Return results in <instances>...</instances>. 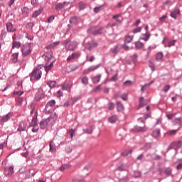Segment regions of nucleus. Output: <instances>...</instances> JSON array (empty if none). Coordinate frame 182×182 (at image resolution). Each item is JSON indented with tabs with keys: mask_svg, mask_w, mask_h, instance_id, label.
Masks as SVG:
<instances>
[{
	"mask_svg": "<svg viewBox=\"0 0 182 182\" xmlns=\"http://www.w3.org/2000/svg\"><path fill=\"white\" fill-rule=\"evenodd\" d=\"M86 8V4L85 3H80V11L85 9Z\"/></svg>",
	"mask_w": 182,
	"mask_h": 182,
	"instance_id": "obj_61",
	"label": "nucleus"
},
{
	"mask_svg": "<svg viewBox=\"0 0 182 182\" xmlns=\"http://www.w3.org/2000/svg\"><path fill=\"white\" fill-rule=\"evenodd\" d=\"M29 77L31 82L40 80L41 77H42V70L39 67H35Z\"/></svg>",
	"mask_w": 182,
	"mask_h": 182,
	"instance_id": "obj_2",
	"label": "nucleus"
},
{
	"mask_svg": "<svg viewBox=\"0 0 182 182\" xmlns=\"http://www.w3.org/2000/svg\"><path fill=\"white\" fill-rule=\"evenodd\" d=\"M52 68H53V61H52L48 65H46L45 67L46 72H49V70H50Z\"/></svg>",
	"mask_w": 182,
	"mask_h": 182,
	"instance_id": "obj_38",
	"label": "nucleus"
},
{
	"mask_svg": "<svg viewBox=\"0 0 182 182\" xmlns=\"http://www.w3.org/2000/svg\"><path fill=\"white\" fill-rule=\"evenodd\" d=\"M180 15V9H176L171 13V18H173V19H177V16Z\"/></svg>",
	"mask_w": 182,
	"mask_h": 182,
	"instance_id": "obj_17",
	"label": "nucleus"
},
{
	"mask_svg": "<svg viewBox=\"0 0 182 182\" xmlns=\"http://www.w3.org/2000/svg\"><path fill=\"white\" fill-rule=\"evenodd\" d=\"M68 136H70V139H73V136H75V130L70 129L68 132Z\"/></svg>",
	"mask_w": 182,
	"mask_h": 182,
	"instance_id": "obj_44",
	"label": "nucleus"
},
{
	"mask_svg": "<svg viewBox=\"0 0 182 182\" xmlns=\"http://www.w3.org/2000/svg\"><path fill=\"white\" fill-rule=\"evenodd\" d=\"M135 46L136 49H143V48H144V44L141 42L138 41L135 43Z\"/></svg>",
	"mask_w": 182,
	"mask_h": 182,
	"instance_id": "obj_31",
	"label": "nucleus"
},
{
	"mask_svg": "<svg viewBox=\"0 0 182 182\" xmlns=\"http://www.w3.org/2000/svg\"><path fill=\"white\" fill-rule=\"evenodd\" d=\"M47 85L48 87H50V89H53V87H55V86H56V81H55V80L50 81V82H47Z\"/></svg>",
	"mask_w": 182,
	"mask_h": 182,
	"instance_id": "obj_34",
	"label": "nucleus"
},
{
	"mask_svg": "<svg viewBox=\"0 0 182 182\" xmlns=\"http://www.w3.org/2000/svg\"><path fill=\"white\" fill-rule=\"evenodd\" d=\"M141 176V172L139 171H135L134 172V177L135 178H137L139 177H140Z\"/></svg>",
	"mask_w": 182,
	"mask_h": 182,
	"instance_id": "obj_49",
	"label": "nucleus"
},
{
	"mask_svg": "<svg viewBox=\"0 0 182 182\" xmlns=\"http://www.w3.org/2000/svg\"><path fill=\"white\" fill-rule=\"evenodd\" d=\"M70 23H73V25H76L77 23H79V18H77V16L72 17L70 19Z\"/></svg>",
	"mask_w": 182,
	"mask_h": 182,
	"instance_id": "obj_28",
	"label": "nucleus"
},
{
	"mask_svg": "<svg viewBox=\"0 0 182 182\" xmlns=\"http://www.w3.org/2000/svg\"><path fill=\"white\" fill-rule=\"evenodd\" d=\"M22 13L23 15H28L29 14V9L28 7H23L22 9Z\"/></svg>",
	"mask_w": 182,
	"mask_h": 182,
	"instance_id": "obj_50",
	"label": "nucleus"
},
{
	"mask_svg": "<svg viewBox=\"0 0 182 182\" xmlns=\"http://www.w3.org/2000/svg\"><path fill=\"white\" fill-rule=\"evenodd\" d=\"M4 174L6 177H11L14 174V166L6 168Z\"/></svg>",
	"mask_w": 182,
	"mask_h": 182,
	"instance_id": "obj_8",
	"label": "nucleus"
},
{
	"mask_svg": "<svg viewBox=\"0 0 182 182\" xmlns=\"http://www.w3.org/2000/svg\"><path fill=\"white\" fill-rule=\"evenodd\" d=\"M70 87H72V85L67 84V85H63L62 86V89L63 90H68V89H70Z\"/></svg>",
	"mask_w": 182,
	"mask_h": 182,
	"instance_id": "obj_53",
	"label": "nucleus"
},
{
	"mask_svg": "<svg viewBox=\"0 0 182 182\" xmlns=\"http://www.w3.org/2000/svg\"><path fill=\"white\" fill-rule=\"evenodd\" d=\"M161 173H165L166 174V176H170V174H171V168H166L164 170H161Z\"/></svg>",
	"mask_w": 182,
	"mask_h": 182,
	"instance_id": "obj_33",
	"label": "nucleus"
},
{
	"mask_svg": "<svg viewBox=\"0 0 182 182\" xmlns=\"http://www.w3.org/2000/svg\"><path fill=\"white\" fill-rule=\"evenodd\" d=\"M94 35H100V33H103V28H100L99 30L95 31Z\"/></svg>",
	"mask_w": 182,
	"mask_h": 182,
	"instance_id": "obj_59",
	"label": "nucleus"
},
{
	"mask_svg": "<svg viewBox=\"0 0 182 182\" xmlns=\"http://www.w3.org/2000/svg\"><path fill=\"white\" fill-rule=\"evenodd\" d=\"M167 19V15H164L161 18H159L160 22H165Z\"/></svg>",
	"mask_w": 182,
	"mask_h": 182,
	"instance_id": "obj_60",
	"label": "nucleus"
},
{
	"mask_svg": "<svg viewBox=\"0 0 182 182\" xmlns=\"http://www.w3.org/2000/svg\"><path fill=\"white\" fill-rule=\"evenodd\" d=\"M163 53L159 52L156 54V60H163Z\"/></svg>",
	"mask_w": 182,
	"mask_h": 182,
	"instance_id": "obj_40",
	"label": "nucleus"
},
{
	"mask_svg": "<svg viewBox=\"0 0 182 182\" xmlns=\"http://www.w3.org/2000/svg\"><path fill=\"white\" fill-rule=\"evenodd\" d=\"M72 150H73V148L72 146L69 145L65 147V151L66 153H72Z\"/></svg>",
	"mask_w": 182,
	"mask_h": 182,
	"instance_id": "obj_52",
	"label": "nucleus"
},
{
	"mask_svg": "<svg viewBox=\"0 0 182 182\" xmlns=\"http://www.w3.org/2000/svg\"><path fill=\"white\" fill-rule=\"evenodd\" d=\"M49 146H50L49 151L50 153L56 152V145L55 144V143H53V141H50Z\"/></svg>",
	"mask_w": 182,
	"mask_h": 182,
	"instance_id": "obj_19",
	"label": "nucleus"
},
{
	"mask_svg": "<svg viewBox=\"0 0 182 182\" xmlns=\"http://www.w3.org/2000/svg\"><path fill=\"white\" fill-rule=\"evenodd\" d=\"M43 11V7L41 6L38 10L35 11L32 14V18H38Z\"/></svg>",
	"mask_w": 182,
	"mask_h": 182,
	"instance_id": "obj_14",
	"label": "nucleus"
},
{
	"mask_svg": "<svg viewBox=\"0 0 182 182\" xmlns=\"http://www.w3.org/2000/svg\"><path fill=\"white\" fill-rule=\"evenodd\" d=\"M100 68V64H98L97 65H92L87 69H85L83 71L84 75H89L90 72H95L97 69H99Z\"/></svg>",
	"mask_w": 182,
	"mask_h": 182,
	"instance_id": "obj_5",
	"label": "nucleus"
},
{
	"mask_svg": "<svg viewBox=\"0 0 182 182\" xmlns=\"http://www.w3.org/2000/svg\"><path fill=\"white\" fill-rule=\"evenodd\" d=\"M84 132L87 133V134H92L93 133V128L90 127L87 129H84Z\"/></svg>",
	"mask_w": 182,
	"mask_h": 182,
	"instance_id": "obj_46",
	"label": "nucleus"
},
{
	"mask_svg": "<svg viewBox=\"0 0 182 182\" xmlns=\"http://www.w3.org/2000/svg\"><path fill=\"white\" fill-rule=\"evenodd\" d=\"M120 51V46H116L114 48L112 49V53L114 55H117Z\"/></svg>",
	"mask_w": 182,
	"mask_h": 182,
	"instance_id": "obj_30",
	"label": "nucleus"
},
{
	"mask_svg": "<svg viewBox=\"0 0 182 182\" xmlns=\"http://www.w3.org/2000/svg\"><path fill=\"white\" fill-rule=\"evenodd\" d=\"M21 53L23 58H26V56H29L32 53V48H31V45L24 44L21 46Z\"/></svg>",
	"mask_w": 182,
	"mask_h": 182,
	"instance_id": "obj_3",
	"label": "nucleus"
},
{
	"mask_svg": "<svg viewBox=\"0 0 182 182\" xmlns=\"http://www.w3.org/2000/svg\"><path fill=\"white\" fill-rule=\"evenodd\" d=\"M133 132H135L136 133L139 132H147V127H139V126H135L133 129H132Z\"/></svg>",
	"mask_w": 182,
	"mask_h": 182,
	"instance_id": "obj_10",
	"label": "nucleus"
},
{
	"mask_svg": "<svg viewBox=\"0 0 182 182\" xmlns=\"http://www.w3.org/2000/svg\"><path fill=\"white\" fill-rule=\"evenodd\" d=\"M124 85L125 86H132V85H133V82L131 80H127L124 82Z\"/></svg>",
	"mask_w": 182,
	"mask_h": 182,
	"instance_id": "obj_63",
	"label": "nucleus"
},
{
	"mask_svg": "<svg viewBox=\"0 0 182 182\" xmlns=\"http://www.w3.org/2000/svg\"><path fill=\"white\" fill-rule=\"evenodd\" d=\"M103 6L104 5L100 6L98 7H95L94 9V12H95V14H97V12H100V11H103Z\"/></svg>",
	"mask_w": 182,
	"mask_h": 182,
	"instance_id": "obj_42",
	"label": "nucleus"
},
{
	"mask_svg": "<svg viewBox=\"0 0 182 182\" xmlns=\"http://www.w3.org/2000/svg\"><path fill=\"white\" fill-rule=\"evenodd\" d=\"M109 110H113L114 109V104L113 102L109 103Z\"/></svg>",
	"mask_w": 182,
	"mask_h": 182,
	"instance_id": "obj_62",
	"label": "nucleus"
},
{
	"mask_svg": "<svg viewBox=\"0 0 182 182\" xmlns=\"http://www.w3.org/2000/svg\"><path fill=\"white\" fill-rule=\"evenodd\" d=\"M27 126L28 124H26V122H25L24 121L21 122L18 124L17 132H19L20 133H22V132H25V130H26Z\"/></svg>",
	"mask_w": 182,
	"mask_h": 182,
	"instance_id": "obj_6",
	"label": "nucleus"
},
{
	"mask_svg": "<svg viewBox=\"0 0 182 182\" xmlns=\"http://www.w3.org/2000/svg\"><path fill=\"white\" fill-rule=\"evenodd\" d=\"M150 36H151V34H150L149 32H146V33H142L141 35L140 39L144 41V42H147V41L150 39Z\"/></svg>",
	"mask_w": 182,
	"mask_h": 182,
	"instance_id": "obj_13",
	"label": "nucleus"
},
{
	"mask_svg": "<svg viewBox=\"0 0 182 182\" xmlns=\"http://www.w3.org/2000/svg\"><path fill=\"white\" fill-rule=\"evenodd\" d=\"M59 43H60V41H55V42L47 46L46 47V49H47V50H50V49H55V48H56V46H58L59 45Z\"/></svg>",
	"mask_w": 182,
	"mask_h": 182,
	"instance_id": "obj_16",
	"label": "nucleus"
},
{
	"mask_svg": "<svg viewBox=\"0 0 182 182\" xmlns=\"http://www.w3.org/2000/svg\"><path fill=\"white\" fill-rule=\"evenodd\" d=\"M173 125L174 126H181L182 124V119L181 118H176L173 121Z\"/></svg>",
	"mask_w": 182,
	"mask_h": 182,
	"instance_id": "obj_26",
	"label": "nucleus"
},
{
	"mask_svg": "<svg viewBox=\"0 0 182 182\" xmlns=\"http://www.w3.org/2000/svg\"><path fill=\"white\" fill-rule=\"evenodd\" d=\"M21 42L14 41L12 43V49H19L21 48Z\"/></svg>",
	"mask_w": 182,
	"mask_h": 182,
	"instance_id": "obj_25",
	"label": "nucleus"
},
{
	"mask_svg": "<svg viewBox=\"0 0 182 182\" xmlns=\"http://www.w3.org/2000/svg\"><path fill=\"white\" fill-rule=\"evenodd\" d=\"M82 83H83V85H87L89 83V78L86 76L83 77L82 78Z\"/></svg>",
	"mask_w": 182,
	"mask_h": 182,
	"instance_id": "obj_45",
	"label": "nucleus"
},
{
	"mask_svg": "<svg viewBox=\"0 0 182 182\" xmlns=\"http://www.w3.org/2000/svg\"><path fill=\"white\" fill-rule=\"evenodd\" d=\"M124 109V107L123 106V104L120 102H117V112H123Z\"/></svg>",
	"mask_w": 182,
	"mask_h": 182,
	"instance_id": "obj_27",
	"label": "nucleus"
},
{
	"mask_svg": "<svg viewBox=\"0 0 182 182\" xmlns=\"http://www.w3.org/2000/svg\"><path fill=\"white\" fill-rule=\"evenodd\" d=\"M117 170H119V171H123V170H124V165L122 164H118Z\"/></svg>",
	"mask_w": 182,
	"mask_h": 182,
	"instance_id": "obj_51",
	"label": "nucleus"
},
{
	"mask_svg": "<svg viewBox=\"0 0 182 182\" xmlns=\"http://www.w3.org/2000/svg\"><path fill=\"white\" fill-rule=\"evenodd\" d=\"M131 153H132V149H128L122 152V156H124V157H126V156L131 154Z\"/></svg>",
	"mask_w": 182,
	"mask_h": 182,
	"instance_id": "obj_48",
	"label": "nucleus"
},
{
	"mask_svg": "<svg viewBox=\"0 0 182 182\" xmlns=\"http://www.w3.org/2000/svg\"><path fill=\"white\" fill-rule=\"evenodd\" d=\"M152 82H149L147 84H145L144 86H142L141 90V92H144V90H147V89H149V87H150V85H151Z\"/></svg>",
	"mask_w": 182,
	"mask_h": 182,
	"instance_id": "obj_41",
	"label": "nucleus"
},
{
	"mask_svg": "<svg viewBox=\"0 0 182 182\" xmlns=\"http://www.w3.org/2000/svg\"><path fill=\"white\" fill-rule=\"evenodd\" d=\"M65 4H66V2L60 3V4H57L55 6L56 11H61V9H63Z\"/></svg>",
	"mask_w": 182,
	"mask_h": 182,
	"instance_id": "obj_29",
	"label": "nucleus"
},
{
	"mask_svg": "<svg viewBox=\"0 0 182 182\" xmlns=\"http://www.w3.org/2000/svg\"><path fill=\"white\" fill-rule=\"evenodd\" d=\"M22 103H23V98L19 97L17 99L16 105H17V106H21L22 105Z\"/></svg>",
	"mask_w": 182,
	"mask_h": 182,
	"instance_id": "obj_47",
	"label": "nucleus"
},
{
	"mask_svg": "<svg viewBox=\"0 0 182 182\" xmlns=\"http://www.w3.org/2000/svg\"><path fill=\"white\" fill-rule=\"evenodd\" d=\"M118 120V117H117V115H112L111 117H109L108 119V122L109 123H116Z\"/></svg>",
	"mask_w": 182,
	"mask_h": 182,
	"instance_id": "obj_23",
	"label": "nucleus"
},
{
	"mask_svg": "<svg viewBox=\"0 0 182 182\" xmlns=\"http://www.w3.org/2000/svg\"><path fill=\"white\" fill-rule=\"evenodd\" d=\"M6 28L7 32L14 33L15 32V31H16L15 27H14V24H12V23L11 22H7L6 23Z\"/></svg>",
	"mask_w": 182,
	"mask_h": 182,
	"instance_id": "obj_11",
	"label": "nucleus"
},
{
	"mask_svg": "<svg viewBox=\"0 0 182 182\" xmlns=\"http://www.w3.org/2000/svg\"><path fill=\"white\" fill-rule=\"evenodd\" d=\"M129 181V178L126 176L125 178L119 179V182H128Z\"/></svg>",
	"mask_w": 182,
	"mask_h": 182,
	"instance_id": "obj_64",
	"label": "nucleus"
},
{
	"mask_svg": "<svg viewBox=\"0 0 182 182\" xmlns=\"http://www.w3.org/2000/svg\"><path fill=\"white\" fill-rule=\"evenodd\" d=\"M51 119H50V122L51 123H53V122H55V120H56V119H58V114H56V112H54L50 117Z\"/></svg>",
	"mask_w": 182,
	"mask_h": 182,
	"instance_id": "obj_36",
	"label": "nucleus"
},
{
	"mask_svg": "<svg viewBox=\"0 0 182 182\" xmlns=\"http://www.w3.org/2000/svg\"><path fill=\"white\" fill-rule=\"evenodd\" d=\"M43 58L45 59V60L48 63L50 62L52 60V58H53V53H47L44 55H43Z\"/></svg>",
	"mask_w": 182,
	"mask_h": 182,
	"instance_id": "obj_12",
	"label": "nucleus"
},
{
	"mask_svg": "<svg viewBox=\"0 0 182 182\" xmlns=\"http://www.w3.org/2000/svg\"><path fill=\"white\" fill-rule=\"evenodd\" d=\"M97 46V44L96 43H88L87 45V49L90 50L91 49H93V48H96Z\"/></svg>",
	"mask_w": 182,
	"mask_h": 182,
	"instance_id": "obj_32",
	"label": "nucleus"
},
{
	"mask_svg": "<svg viewBox=\"0 0 182 182\" xmlns=\"http://www.w3.org/2000/svg\"><path fill=\"white\" fill-rule=\"evenodd\" d=\"M133 33H139V32H141V27H138L132 31Z\"/></svg>",
	"mask_w": 182,
	"mask_h": 182,
	"instance_id": "obj_58",
	"label": "nucleus"
},
{
	"mask_svg": "<svg viewBox=\"0 0 182 182\" xmlns=\"http://www.w3.org/2000/svg\"><path fill=\"white\" fill-rule=\"evenodd\" d=\"M181 144H182V141H174L168 147V149H173V147H174V146H176L178 149L179 147H181Z\"/></svg>",
	"mask_w": 182,
	"mask_h": 182,
	"instance_id": "obj_21",
	"label": "nucleus"
},
{
	"mask_svg": "<svg viewBox=\"0 0 182 182\" xmlns=\"http://www.w3.org/2000/svg\"><path fill=\"white\" fill-rule=\"evenodd\" d=\"M80 56V53H73L70 55L67 58V62H70V60H73V59H77Z\"/></svg>",
	"mask_w": 182,
	"mask_h": 182,
	"instance_id": "obj_9",
	"label": "nucleus"
},
{
	"mask_svg": "<svg viewBox=\"0 0 182 182\" xmlns=\"http://www.w3.org/2000/svg\"><path fill=\"white\" fill-rule=\"evenodd\" d=\"M160 129H156L154 131H153L151 136L154 137V139H157V137H160Z\"/></svg>",
	"mask_w": 182,
	"mask_h": 182,
	"instance_id": "obj_22",
	"label": "nucleus"
},
{
	"mask_svg": "<svg viewBox=\"0 0 182 182\" xmlns=\"http://www.w3.org/2000/svg\"><path fill=\"white\" fill-rule=\"evenodd\" d=\"M5 38H6V32L2 31L1 35H0V39L4 41V39H5Z\"/></svg>",
	"mask_w": 182,
	"mask_h": 182,
	"instance_id": "obj_56",
	"label": "nucleus"
},
{
	"mask_svg": "<svg viewBox=\"0 0 182 182\" xmlns=\"http://www.w3.org/2000/svg\"><path fill=\"white\" fill-rule=\"evenodd\" d=\"M14 114L12 112H9L7 114L2 116L0 119L1 123H6L9 120H11V117Z\"/></svg>",
	"mask_w": 182,
	"mask_h": 182,
	"instance_id": "obj_7",
	"label": "nucleus"
},
{
	"mask_svg": "<svg viewBox=\"0 0 182 182\" xmlns=\"http://www.w3.org/2000/svg\"><path fill=\"white\" fill-rule=\"evenodd\" d=\"M100 77H102L100 75L92 77V83H99L100 82Z\"/></svg>",
	"mask_w": 182,
	"mask_h": 182,
	"instance_id": "obj_24",
	"label": "nucleus"
},
{
	"mask_svg": "<svg viewBox=\"0 0 182 182\" xmlns=\"http://www.w3.org/2000/svg\"><path fill=\"white\" fill-rule=\"evenodd\" d=\"M171 87V86L170 85H165L164 87V92H165V93H167L168 92V90H170Z\"/></svg>",
	"mask_w": 182,
	"mask_h": 182,
	"instance_id": "obj_55",
	"label": "nucleus"
},
{
	"mask_svg": "<svg viewBox=\"0 0 182 182\" xmlns=\"http://www.w3.org/2000/svg\"><path fill=\"white\" fill-rule=\"evenodd\" d=\"M52 112H55V108H53L50 107V105L46 104V107L44 109V112L46 114H50V113H52Z\"/></svg>",
	"mask_w": 182,
	"mask_h": 182,
	"instance_id": "obj_15",
	"label": "nucleus"
},
{
	"mask_svg": "<svg viewBox=\"0 0 182 182\" xmlns=\"http://www.w3.org/2000/svg\"><path fill=\"white\" fill-rule=\"evenodd\" d=\"M38 127V117H33L31 122H30V127Z\"/></svg>",
	"mask_w": 182,
	"mask_h": 182,
	"instance_id": "obj_20",
	"label": "nucleus"
},
{
	"mask_svg": "<svg viewBox=\"0 0 182 182\" xmlns=\"http://www.w3.org/2000/svg\"><path fill=\"white\" fill-rule=\"evenodd\" d=\"M70 167V164H63L60 167V171H64L65 170L69 168Z\"/></svg>",
	"mask_w": 182,
	"mask_h": 182,
	"instance_id": "obj_39",
	"label": "nucleus"
},
{
	"mask_svg": "<svg viewBox=\"0 0 182 182\" xmlns=\"http://www.w3.org/2000/svg\"><path fill=\"white\" fill-rule=\"evenodd\" d=\"M177 132H178V129L170 130L167 132V134H168V136H174Z\"/></svg>",
	"mask_w": 182,
	"mask_h": 182,
	"instance_id": "obj_43",
	"label": "nucleus"
},
{
	"mask_svg": "<svg viewBox=\"0 0 182 182\" xmlns=\"http://www.w3.org/2000/svg\"><path fill=\"white\" fill-rule=\"evenodd\" d=\"M134 36H127L125 39V43H130L133 41Z\"/></svg>",
	"mask_w": 182,
	"mask_h": 182,
	"instance_id": "obj_37",
	"label": "nucleus"
},
{
	"mask_svg": "<svg viewBox=\"0 0 182 182\" xmlns=\"http://www.w3.org/2000/svg\"><path fill=\"white\" fill-rule=\"evenodd\" d=\"M47 105L53 107V109H55V105H56V101L55 100H51L47 102Z\"/></svg>",
	"mask_w": 182,
	"mask_h": 182,
	"instance_id": "obj_35",
	"label": "nucleus"
},
{
	"mask_svg": "<svg viewBox=\"0 0 182 182\" xmlns=\"http://www.w3.org/2000/svg\"><path fill=\"white\" fill-rule=\"evenodd\" d=\"M18 56H19L18 52L13 53L12 55L11 56V62H13V63H17Z\"/></svg>",
	"mask_w": 182,
	"mask_h": 182,
	"instance_id": "obj_18",
	"label": "nucleus"
},
{
	"mask_svg": "<svg viewBox=\"0 0 182 182\" xmlns=\"http://www.w3.org/2000/svg\"><path fill=\"white\" fill-rule=\"evenodd\" d=\"M79 43L76 41H71L68 38L63 42V46H65L66 50L73 51L77 48Z\"/></svg>",
	"mask_w": 182,
	"mask_h": 182,
	"instance_id": "obj_1",
	"label": "nucleus"
},
{
	"mask_svg": "<svg viewBox=\"0 0 182 182\" xmlns=\"http://www.w3.org/2000/svg\"><path fill=\"white\" fill-rule=\"evenodd\" d=\"M53 21H55V16H50V17H48V18L47 20L48 23H52V22H53Z\"/></svg>",
	"mask_w": 182,
	"mask_h": 182,
	"instance_id": "obj_57",
	"label": "nucleus"
},
{
	"mask_svg": "<svg viewBox=\"0 0 182 182\" xmlns=\"http://www.w3.org/2000/svg\"><path fill=\"white\" fill-rule=\"evenodd\" d=\"M50 119H52V117H48L46 119H43L40 122V127L41 129H46L48 127V124H52V122H50Z\"/></svg>",
	"mask_w": 182,
	"mask_h": 182,
	"instance_id": "obj_4",
	"label": "nucleus"
},
{
	"mask_svg": "<svg viewBox=\"0 0 182 182\" xmlns=\"http://www.w3.org/2000/svg\"><path fill=\"white\" fill-rule=\"evenodd\" d=\"M176 42H177V41H176V40H172V41H169V43L168 44V48H171V46H174V45H176Z\"/></svg>",
	"mask_w": 182,
	"mask_h": 182,
	"instance_id": "obj_54",
	"label": "nucleus"
}]
</instances>
